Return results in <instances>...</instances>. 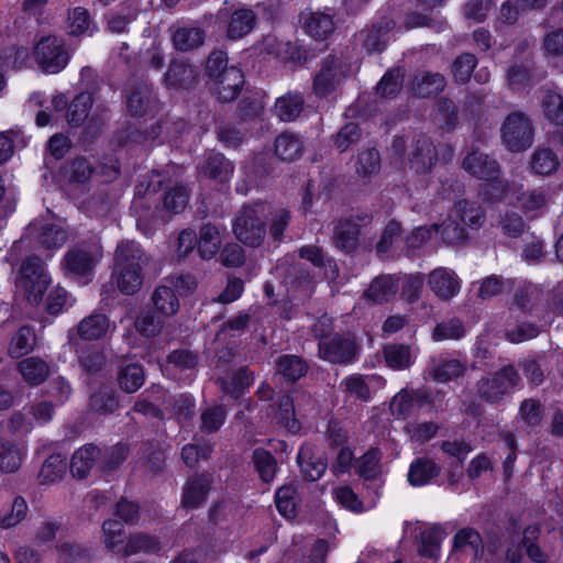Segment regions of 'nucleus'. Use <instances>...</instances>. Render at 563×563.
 I'll return each mask as SVG.
<instances>
[{"label":"nucleus","instance_id":"nucleus-1","mask_svg":"<svg viewBox=\"0 0 563 563\" xmlns=\"http://www.w3.org/2000/svg\"><path fill=\"white\" fill-rule=\"evenodd\" d=\"M206 75L210 89L222 103L238 99L245 85L244 73L240 67L229 65L228 54L224 51H213L209 54Z\"/></svg>","mask_w":563,"mask_h":563},{"label":"nucleus","instance_id":"nucleus-2","mask_svg":"<svg viewBox=\"0 0 563 563\" xmlns=\"http://www.w3.org/2000/svg\"><path fill=\"white\" fill-rule=\"evenodd\" d=\"M145 261V253L139 243L126 241L118 244L112 278L123 295L132 296L141 289Z\"/></svg>","mask_w":563,"mask_h":563},{"label":"nucleus","instance_id":"nucleus-3","mask_svg":"<svg viewBox=\"0 0 563 563\" xmlns=\"http://www.w3.org/2000/svg\"><path fill=\"white\" fill-rule=\"evenodd\" d=\"M318 340V356L338 365L354 364L360 360L362 346L351 332L324 333L314 330Z\"/></svg>","mask_w":563,"mask_h":563},{"label":"nucleus","instance_id":"nucleus-4","mask_svg":"<svg viewBox=\"0 0 563 563\" xmlns=\"http://www.w3.org/2000/svg\"><path fill=\"white\" fill-rule=\"evenodd\" d=\"M101 252L93 245L76 244L67 250L60 261L66 277L88 284L95 276Z\"/></svg>","mask_w":563,"mask_h":563},{"label":"nucleus","instance_id":"nucleus-5","mask_svg":"<svg viewBox=\"0 0 563 563\" xmlns=\"http://www.w3.org/2000/svg\"><path fill=\"white\" fill-rule=\"evenodd\" d=\"M532 120L521 111H512L506 115L500 126V140L510 153H521L531 147L534 141Z\"/></svg>","mask_w":563,"mask_h":563},{"label":"nucleus","instance_id":"nucleus-6","mask_svg":"<svg viewBox=\"0 0 563 563\" xmlns=\"http://www.w3.org/2000/svg\"><path fill=\"white\" fill-rule=\"evenodd\" d=\"M256 21V13L241 2L225 0L217 12V23L225 27L227 37L233 41L250 34Z\"/></svg>","mask_w":563,"mask_h":563},{"label":"nucleus","instance_id":"nucleus-7","mask_svg":"<svg viewBox=\"0 0 563 563\" xmlns=\"http://www.w3.org/2000/svg\"><path fill=\"white\" fill-rule=\"evenodd\" d=\"M236 239L246 246L258 247L267 233V220L257 207H243L232 223Z\"/></svg>","mask_w":563,"mask_h":563},{"label":"nucleus","instance_id":"nucleus-8","mask_svg":"<svg viewBox=\"0 0 563 563\" xmlns=\"http://www.w3.org/2000/svg\"><path fill=\"white\" fill-rule=\"evenodd\" d=\"M519 379L517 369L510 364L505 365L492 377L481 378L476 384V393L487 404H498L510 389L517 386Z\"/></svg>","mask_w":563,"mask_h":563},{"label":"nucleus","instance_id":"nucleus-9","mask_svg":"<svg viewBox=\"0 0 563 563\" xmlns=\"http://www.w3.org/2000/svg\"><path fill=\"white\" fill-rule=\"evenodd\" d=\"M34 57L40 68L46 74L60 73L70 59L65 48V41L56 35L41 37L34 47Z\"/></svg>","mask_w":563,"mask_h":563},{"label":"nucleus","instance_id":"nucleus-10","mask_svg":"<svg viewBox=\"0 0 563 563\" xmlns=\"http://www.w3.org/2000/svg\"><path fill=\"white\" fill-rule=\"evenodd\" d=\"M213 482V474L207 471L189 476L183 487L181 507L187 510L201 508L208 500Z\"/></svg>","mask_w":563,"mask_h":563},{"label":"nucleus","instance_id":"nucleus-11","mask_svg":"<svg viewBox=\"0 0 563 563\" xmlns=\"http://www.w3.org/2000/svg\"><path fill=\"white\" fill-rule=\"evenodd\" d=\"M341 79L342 73L338 58L329 54L322 59L320 69L313 76L312 92L319 99L328 98L336 90Z\"/></svg>","mask_w":563,"mask_h":563},{"label":"nucleus","instance_id":"nucleus-12","mask_svg":"<svg viewBox=\"0 0 563 563\" xmlns=\"http://www.w3.org/2000/svg\"><path fill=\"white\" fill-rule=\"evenodd\" d=\"M409 167L418 175H426L432 170L438 162V151L427 134H420L408 156Z\"/></svg>","mask_w":563,"mask_h":563},{"label":"nucleus","instance_id":"nucleus-13","mask_svg":"<svg viewBox=\"0 0 563 563\" xmlns=\"http://www.w3.org/2000/svg\"><path fill=\"white\" fill-rule=\"evenodd\" d=\"M19 274L23 280L32 284L29 298L33 303H40L47 288V277L37 256H27L21 264Z\"/></svg>","mask_w":563,"mask_h":563},{"label":"nucleus","instance_id":"nucleus-14","mask_svg":"<svg viewBox=\"0 0 563 563\" xmlns=\"http://www.w3.org/2000/svg\"><path fill=\"white\" fill-rule=\"evenodd\" d=\"M394 27V21L382 18L360 32L362 48L368 54L383 53L389 40V33Z\"/></svg>","mask_w":563,"mask_h":563},{"label":"nucleus","instance_id":"nucleus-15","mask_svg":"<svg viewBox=\"0 0 563 563\" xmlns=\"http://www.w3.org/2000/svg\"><path fill=\"white\" fill-rule=\"evenodd\" d=\"M26 234L44 250H57L67 240V233L63 228L55 223H43L41 221L31 222L26 228Z\"/></svg>","mask_w":563,"mask_h":563},{"label":"nucleus","instance_id":"nucleus-16","mask_svg":"<svg viewBox=\"0 0 563 563\" xmlns=\"http://www.w3.org/2000/svg\"><path fill=\"white\" fill-rule=\"evenodd\" d=\"M362 230L354 218L339 219L333 228L332 243L344 254H353L360 246Z\"/></svg>","mask_w":563,"mask_h":563},{"label":"nucleus","instance_id":"nucleus-17","mask_svg":"<svg viewBox=\"0 0 563 563\" xmlns=\"http://www.w3.org/2000/svg\"><path fill=\"white\" fill-rule=\"evenodd\" d=\"M462 168L478 180H485L494 175H501L498 161L494 156L476 150L471 151L463 158Z\"/></svg>","mask_w":563,"mask_h":563},{"label":"nucleus","instance_id":"nucleus-18","mask_svg":"<svg viewBox=\"0 0 563 563\" xmlns=\"http://www.w3.org/2000/svg\"><path fill=\"white\" fill-rule=\"evenodd\" d=\"M296 461L302 478L307 482L319 481L328 467L325 459L318 456L314 445L309 442L301 443L297 452Z\"/></svg>","mask_w":563,"mask_h":563},{"label":"nucleus","instance_id":"nucleus-19","mask_svg":"<svg viewBox=\"0 0 563 563\" xmlns=\"http://www.w3.org/2000/svg\"><path fill=\"white\" fill-rule=\"evenodd\" d=\"M96 172V166L85 156L66 161L59 168L62 180L74 187L85 186Z\"/></svg>","mask_w":563,"mask_h":563},{"label":"nucleus","instance_id":"nucleus-20","mask_svg":"<svg viewBox=\"0 0 563 563\" xmlns=\"http://www.w3.org/2000/svg\"><path fill=\"white\" fill-rule=\"evenodd\" d=\"M167 88L175 90H187L198 81V71L187 60L173 59L164 75Z\"/></svg>","mask_w":563,"mask_h":563},{"label":"nucleus","instance_id":"nucleus-21","mask_svg":"<svg viewBox=\"0 0 563 563\" xmlns=\"http://www.w3.org/2000/svg\"><path fill=\"white\" fill-rule=\"evenodd\" d=\"M274 421L288 433L296 435L302 429L301 421L296 416L294 398L289 394L280 395L273 406Z\"/></svg>","mask_w":563,"mask_h":563},{"label":"nucleus","instance_id":"nucleus-22","mask_svg":"<svg viewBox=\"0 0 563 563\" xmlns=\"http://www.w3.org/2000/svg\"><path fill=\"white\" fill-rule=\"evenodd\" d=\"M431 290L440 299H450L459 294L461 284L454 272L444 267L433 269L428 276Z\"/></svg>","mask_w":563,"mask_h":563},{"label":"nucleus","instance_id":"nucleus-23","mask_svg":"<svg viewBox=\"0 0 563 563\" xmlns=\"http://www.w3.org/2000/svg\"><path fill=\"white\" fill-rule=\"evenodd\" d=\"M276 375L282 376L286 384H296L300 378L306 376L309 366L307 361L296 354H282L274 362Z\"/></svg>","mask_w":563,"mask_h":563},{"label":"nucleus","instance_id":"nucleus-24","mask_svg":"<svg viewBox=\"0 0 563 563\" xmlns=\"http://www.w3.org/2000/svg\"><path fill=\"white\" fill-rule=\"evenodd\" d=\"M399 279L394 275L383 274L376 276L365 289L363 297L374 303L390 301L399 289Z\"/></svg>","mask_w":563,"mask_h":563},{"label":"nucleus","instance_id":"nucleus-25","mask_svg":"<svg viewBox=\"0 0 563 563\" xmlns=\"http://www.w3.org/2000/svg\"><path fill=\"white\" fill-rule=\"evenodd\" d=\"M100 453L101 450L93 443H87L76 450L70 459L69 467L71 475L78 479L86 478Z\"/></svg>","mask_w":563,"mask_h":563},{"label":"nucleus","instance_id":"nucleus-26","mask_svg":"<svg viewBox=\"0 0 563 563\" xmlns=\"http://www.w3.org/2000/svg\"><path fill=\"white\" fill-rule=\"evenodd\" d=\"M441 473V467L429 457H417L409 466L407 479L413 487H422L438 477Z\"/></svg>","mask_w":563,"mask_h":563},{"label":"nucleus","instance_id":"nucleus-27","mask_svg":"<svg viewBox=\"0 0 563 563\" xmlns=\"http://www.w3.org/2000/svg\"><path fill=\"white\" fill-rule=\"evenodd\" d=\"M274 503L278 514L285 519H295L298 515L300 497L298 488L292 483L279 486L274 495Z\"/></svg>","mask_w":563,"mask_h":563},{"label":"nucleus","instance_id":"nucleus-28","mask_svg":"<svg viewBox=\"0 0 563 563\" xmlns=\"http://www.w3.org/2000/svg\"><path fill=\"white\" fill-rule=\"evenodd\" d=\"M233 164L222 153H210L201 166V173L209 179L224 184L233 175Z\"/></svg>","mask_w":563,"mask_h":563},{"label":"nucleus","instance_id":"nucleus-29","mask_svg":"<svg viewBox=\"0 0 563 563\" xmlns=\"http://www.w3.org/2000/svg\"><path fill=\"white\" fill-rule=\"evenodd\" d=\"M151 91L142 84H134L125 93L126 113L131 118H143L150 111Z\"/></svg>","mask_w":563,"mask_h":563},{"label":"nucleus","instance_id":"nucleus-30","mask_svg":"<svg viewBox=\"0 0 563 563\" xmlns=\"http://www.w3.org/2000/svg\"><path fill=\"white\" fill-rule=\"evenodd\" d=\"M18 371L31 387L40 386L49 375L48 364L38 356L25 357L18 363Z\"/></svg>","mask_w":563,"mask_h":563},{"label":"nucleus","instance_id":"nucleus-31","mask_svg":"<svg viewBox=\"0 0 563 563\" xmlns=\"http://www.w3.org/2000/svg\"><path fill=\"white\" fill-rule=\"evenodd\" d=\"M251 461L261 483L271 484L275 479L278 463L269 450L262 446L254 449Z\"/></svg>","mask_w":563,"mask_h":563},{"label":"nucleus","instance_id":"nucleus-32","mask_svg":"<svg viewBox=\"0 0 563 563\" xmlns=\"http://www.w3.org/2000/svg\"><path fill=\"white\" fill-rule=\"evenodd\" d=\"M446 533L439 525L424 529L420 532V542L418 545V554L421 558L438 560L441 554V544Z\"/></svg>","mask_w":563,"mask_h":563},{"label":"nucleus","instance_id":"nucleus-33","mask_svg":"<svg viewBox=\"0 0 563 563\" xmlns=\"http://www.w3.org/2000/svg\"><path fill=\"white\" fill-rule=\"evenodd\" d=\"M303 31L314 40H328L334 31L333 16L320 11L310 12L303 19Z\"/></svg>","mask_w":563,"mask_h":563},{"label":"nucleus","instance_id":"nucleus-34","mask_svg":"<svg viewBox=\"0 0 563 563\" xmlns=\"http://www.w3.org/2000/svg\"><path fill=\"white\" fill-rule=\"evenodd\" d=\"M88 407L98 415H111L120 407L118 393L111 386H101L90 395Z\"/></svg>","mask_w":563,"mask_h":563},{"label":"nucleus","instance_id":"nucleus-35","mask_svg":"<svg viewBox=\"0 0 563 563\" xmlns=\"http://www.w3.org/2000/svg\"><path fill=\"white\" fill-rule=\"evenodd\" d=\"M385 364L393 371H405L411 367L416 357L411 354V347L402 343H389L383 347Z\"/></svg>","mask_w":563,"mask_h":563},{"label":"nucleus","instance_id":"nucleus-36","mask_svg":"<svg viewBox=\"0 0 563 563\" xmlns=\"http://www.w3.org/2000/svg\"><path fill=\"white\" fill-rule=\"evenodd\" d=\"M109 325V317L102 312L95 311L79 322L77 333L82 340H99L107 334Z\"/></svg>","mask_w":563,"mask_h":563},{"label":"nucleus","instance_id":"nucleus-37","mask_svg":"<svg viewBox=\"0 0 563 563\" xmlns=\"http://www.w3.org/2000/svg\"><path fill=\"white\" fill-rule=\"evenodd\" d=\"M36 344L34 329L24 324L21 325L11 336L8 353L12 358H21L33 352Z\"/></svg>","mask_w":563,"mask_h":563},{"label":"nucleus","instance_id":"nucleus-38","mask_svg":"<svg viewBox=\"0 0 563 563\" xmlns=\"http://www.w3.org/2000/svg\"><path fill=\"white\" fill-rule=\"evenodd\" d=\"M275 154L280 161L294 162L301 157L303 143L299 135L291 132L279 134L274 142Z\"/></svg>","mask_w":563,"mask_h":563},{"label":"nucleus","instance_id":"nucleus-39","mask_svg":"<svg viewBox=\"0 0 563 563\" xmlns=\"http://www.w3.org/2000/svg\"><path fill=\"white\" fill-rule=\"evenodd\" d=\"M470 548L475 559L484 553V541L481 533L472 527L459 529L452 539V551H464Z\"/></svg>","mask_w":563,"mask_h":563},{"label":"nucleus","instance_id":"nucleus-40","mask_svg":"<svg viewBox=\"0 0 563 563\" xmlns=\"http://www.w3.org/2000/svg\"><path fill=\"white\" fill-rule=\"evenodd\" d=\"M303 107L305 100L300 93L288 92L277 98L274 111L280 121L292 122L303 111Z\"/></svg>","mask_w":563,"mask_h":563},{"label":"nucleus","instance_id":"nucleus-41","mask_svg":"<svg viewBox=\"0 0 563 563\" xmlns=\"http://www.w3.org/2000/svg\"><path fill=\"white\" fill-rule=\"evenodd\" d=\"M454 212L463 224L473 230L479 229L485 220V210L477 201L459 200L454 205Z\"/></svg>","mask_w":563,"mask_h":563},{"label":"nucleus","instance_id":"nucleus-42","mask_svg":"<svg viewBox=\"0 0 563 563\" xmlns=\"http://www.w3.org/2000/svg\"><path fill=\"white\" fill-rule=\"evenodd\" d=\"M198 254L202 260H211L221 245L220 232L218 228L208 222L200 227L199 236H197Z\"/></svg>","mask_w":563,"mask_h":563},{"label":"nucleus","instance_id":"nucleus-43","mask_svg":"<svg viewBox=\"0 0 563 563\" xmlns=\"http://www.w3.org/2000/svg\"><path fill=\"white\" fill-rule=\"evenodd\" d=\"M162 549L161 541L157 537L147 533H136L130 536L121 550L122 556H130L137 553L154 554Z\"/></svg>","mask_w":563,"mask_h":563},{"label":"nucleus","instance_id":"nucleus-44","mask_svg":"<svg viewBox=\"0 0 563 563\" xmlns=\"http://www.w3.org/2000/svg\"><path fill=\"white\" fill-rule=\"evenodd\" d=\"M300 258L311 263L316 268L329 269V276L335 278L339 275V267L334 258L329 257L323 252L322 247L317 245H303L298 250Z\"/></svg>","mask_w":563,"mask_h":563},{"label":"nucleus","instance_id":"nucleus-45","mask_svg":"<svg viewBox=\"0 0 563 563\" xmlns=\"http://www.w3.org/2000/svg\"><path fill=\"white\" fill-rule=\"evenodd\" d=\"M130 446L124 442H118L107 448L103 453L98 456L99 468L104 474L117 471L129 457Z\"/></svg>","mask_w":563,"mask_h":563},{"label":"nucleus","instance_id":"nucleus-46","mask_svg":"<svg viewBox=\"0 0 563 563\" xmlns=\"http://www.w3.org/2000/svg\"><path fill=\"white\" fill-rule=\"evenodd\" d=\"M254 383V375L247 366H241L235 371L229 382L222 383V390L232 399L239 400Z\"/></svg>","mask_w":563,"mask_h":563},{"label":"nucleus","instance_id":"nucleus-47","mask_svg":"<svg viewBox=\"0 0 563 563\" xmlns=\"http://www.w3.org/2000/svg\"><path fill=\"white\" fill-rule=\"evenodd\" d=\"M144 367L139 363H130L120 368L118 373V384L126 394L137 391L144 384Z\"/></svg>","mask_w":563,"mask_h":563},{"label":"nucleus","instance_id":"nucleus-48","mask_svg":"<svg viewBox=\"0 0 563 563\" xmlns=\"http://www.w3.org/2000/svg\"><path fill=\"white\" fill-rule=\"evenodd\" d=\"M560 161L556 153L551 148H537L530 159L531 173L549 176L558 170Z\"/></svg>","mask_w":563,"mask_h":563},{"label":"nucleus","instance_id":"nucleus-49","mask_svg":"<svg viewBox=\"0 0 563 563\" xmlns=\"http://www.w3.org/2000/svg\"><path fill=\"white\" fill-rule=\"evenodd\" d=\"M152 301L156 312L164 317L174 316L179 309V300L172 287L158 286L152 295Z\"/></svg>","mask_w":563,"mask_h":563},{"label":"nucleus","instance_id":"nucleus-50","mask_svg":"<svg viewBox=\"0 0 563 563\" xmlns=\"http://www.w3.org/2000/svg\"><path fill=\"white\" fill-rule=\"evenodd\" d=\"M478 186V196L488 203L500 202L509 191V183L500 176H492Z\"/></svg>","mask_w":563,"mask_h":563},{"label":"nucleus","instance_id":"nucleus-51","mask_svg":"<svg viewBox=\"0 0 563 563\" xmlns=\"http://www.w3.org/2000/svg\"><path fill=\"white\" fill-rule=\"evenodd\" d=\"M92 108V98L88 92H80L71 100L67 109V122L73 128L80 126Z\"/></svg>","mask_w":563,"mask_h":563},{"label":"nucleus","instance_id":"nucleus-52","mask_svg":"<svg viewBox=\"0 0 563 563\" xmlns=\"http://www.w3.org/2000/svg\"><path fill=\"white\" fill-rule=\"evenodd\" d=\"M174 47L180 52L198 48L205 42V33L199 27H179L172 36Z\"/></svg>","mask_w":563,"mask_h":563},{"label":"nucleus","instance_id":"nucleus-53","mask_svg":"<svg viewBox=\"0 0 563 563\" xmlns=\"http://www.w3.org/2000/svg\"><path fill=\"white\" fill-rule=\"evenodd\" d=\"M382 452L378 448L372 446L357 460L356 474L365 481L376 479L380 471Z\"/></svg>","mask_w":563,"mask_h":563},{"label":"nucleus","instance_id":"nucleus-54","mask_svg":"<svg viewBox=\"0 0 563 563\" xmlns=\"http://www.w3.org/2000/svg\"><path fill=\"white\" fill-rule=\"evenodd\" d=\"M66 468V459L59 453H53L44 461L38 473V481L41 484L57 482L62 479Z\"/></svg>","mask_w":563,"mask_h":563},{"label":"nucleus","instance_id":"nucleus-55","mask_svg":"<svg viewBox=\"0 0 563 563\" xmlns=\"http://www.w3.org/2000/svg\"><path fill=\"white\" fill-rule=\"evenodd\" d=\"M380 153L375 147H367L358 151L355 162V170L361 177H369L380 169Z\"/></svg>","mask_w":563,"mask_h":563},{"label":"nucleus","instance_id":"nucleus-56","mask_svg":"<svg viewBox=\"0 0 563 563\" xmlns=\"http://www.w3.org/2000/svg\"><path fill=\"white\" fill-rule=\"evenodd\" d=\"M477 57L472 53H462L451 64V74L455 84L465 85L470 81L477 66Z\"/></svg>","mask_w":563,"mask_h":563},{"label":"nucleus","instance_id":"nucleus-57","mask_svg":"<svg viewBox=\"0 0 563 563\" xmlns=\"http://www.w3.org/2000/svg\"><path fill=\"white\" fill-rule=\"evenodd\" d=\"M228 412L221 405L207 407L200 415V431L206 434L218 432L225 423Z\"/></svg>","mask_w":563,"mask_h":563},{"label":"nucleus","instance_id":"nucleus-58","mask_svg":"<svg viewBox=\"0 0 563 563\" xmlns=\"http://www.w3.org/2000/svg\"><path fill=\"white\" fill-rule=\"evenodd\" d=\"M22 463V453L12 441L0 438V471L7 474L16 472Z\"/></svg>","mask_w":563,"mask_h":563},{"label":"nucleus","instance_id":"nucleus-59","mask_svg":"<svg viewBox=\"0 0 563 563\" xmlns=\"http://www.w3.org/2000/svg\"><path fill=\"white\" fill-rule=\"evenodd\" d=\"M164 324V316L153 310H143L136 317L135 329L144 338L156 336Z\"/></svg>","mask_w":563,"mask_h":563},{"label":"nucleus","instance_id":"nucleus-60","mask_svg":"<svg viewBox=\"0 0 563 563\" xmlns=\"http://www.w3.org/2000/svg\"><path fill=\"white\" fill-rule=\"evenodd\" d=\"M102 531L104 534V543L108 550L113 553H121L124 547V525L121 520L108 519L102 523Z\"/></svg>","mask_w":563,"mask_h":563},{"label":"nucleus","instance_id":"nucleus-61","mask_svg":"<svg viewBox=\"0 0 563 563\" xmlns=\"http://www.w3.org/2000/svg\"><path fill=\"white\" fill-rule=\"evenodd\" d=\"M189 201V191L183 184H176L164 192V209L173 214H178L185 210Z\"/></svg>","mask_w":563,"mask_h":563},{"label":"nucleus","instance_id":"nucleus-62","mask_svg":"<svg viewBox=\"0 0 563 563\" xmlns=\"http://www.w3.org/2000/svg\"><path fill=\"white\" fill-rule=\"evenodd\" d=\"M362 137V129L356 122H346L333 136V146L344 153L355 145Z\"/></svg>","mask_w":563,"mask_h":563},{"label":"nucleus","instance_id":"nucleus-63","mask_svg":"<svg viewBox=\"0 0 563 563\" xmlns=\"http://www.w3.org/2000/svg\"><path fill=\"white\" fill-rule=\"evenodd\" d=\"M404 81L402 69H388L376 85V91L384 98H395L401 90Z\"/></svg>","mask_w":563,"mask_h":563},{"label":"nucleus","instance_id":"nucleus-64","mask_svg":"<svg viewBox=\"0 0 563 563\" xmlns=\"http://www.w3.org/2000/svg\"><path fill=\"white\" fill-rule=\"evenodd\" d=\"M542 112L549 122L563 125V96L548 92L542 100Z\"/></svg>","mask_w":563,"mask_h":563}]
</instances>
